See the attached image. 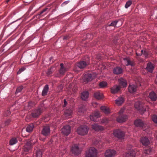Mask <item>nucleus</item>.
I'll use <instances>...</instances> for the list:
<instances>
[{
  "label": "nucleus",
  "instance_id": "nucleus-1",
  "mask_svg": "<svg viewBox=\"0 0 157 157\" xmlns=\"http://www.w3.org/2000/svg\"><path fill=\"white\" fill-rule=\"evenodd\" d=\"M89 63V61L88 60L80 61L75 66L73 70L75 72H78L80 71V69L85 68Z\"/></svg>",
  "mask_w": 157,
  "mask_h": 157
},
{
  "label": "nucleus",
  "instance_id": "nucleus-2",
  "mask_svg": "<svg viewBox=\"0 0 157 157\" xmlns=\"http://www.w3.org/2000/svg\"><path fill=\"white\" fill-rule=\"evenodd\" d=\"M89 128L86 125H81L78 127L76 132L79 135L84 136L86 135L88 133Z\"/></svg>",
  "mask_w": 157,
  "mask_h": 157
},
{
  "label": "nucleus",
  "instance_id": "nucleus-3",
  "mask_svg": "<svg viewBox=\"0 0 157 157\" xmlns=\"http://www.w3.org/2000/svg\"><path fill=\"white\" fill-rule=\"evenodd\" d=\"M97 151L96 149L94 147H91L88 151L86 152V157H97Z\"/></svg>",
  "mask_w": 157,
  "mask_h": 157
},
{
  "label": "nucleus",
  "instance_id": "nucleus-4",
  "mask_svg": "<svg viewBox=\"0 0 157 157\" xmlns=\"http://www.w3.org/2000/svg\"><path fill=\"white\" fill-rule=\"evenodd\" d=\"M135 108L140 111L141 114L144 113V112L146 111V109L144 108V106L140 101L136 102L134 105Z\"/></svg>",
  "mask_w": 157,
  "mask_h": 157
},
{
  "label": "nucleus",
  "instance_id": "nucleus-5",
  "mask_svg": "<svg viewBox=\"0 0 157 157\" xmlns=\"http://www.w3.org/2000/svg\"><path fill=\"white\" fill-rule=\"evenodd\" d=\"M132 146L129 145L127 147V150L128 151L125 155L126 157H135L136 155V150L132 149Z\"/></svg>",
  "mask_w": 157,
  "mask_h": 157
},
{
  "label": "nucleus",
  "instance_id": "nucleus-6",
  "mask_svg": "<svg viewBox=\"0 0 157 157\" xmlns=\"http://www.w3.org/2000/svg\"><path fill=\"white\" fill-rule=\"evenodd\" d=\"M123 110L121 109L119 112V116L117 118V122L120 123H122L125 122L127 119V116L126 115H123L122 113H123Z\"/></svg>",
  "mask_w": 157,
  "mask_h": 157
},
{
  "label": "nucleus",
  "instance_id": "nucleus-7",
  "mask_svg": "<svg viewBox=\"0 0 157 157\" xmlns=\"http://www.w3.org/2000/svg\"><path fill=\"white\" fill-rule=\"evenodd\" d=\"M114 135L119 139H123L124 136V132L120 129L115 130L113 132Z\"/></svg>",
  "mask_w": 157,
  "mask_h": 157
},
{
  "label": "nucleus",
  "instance_id": "nucleus-8",
  "mask_svg": "<svg viewBox=\"0 0 157 157\" xmlns=\"http://www.w3.org/2000/svg\"><path fill=\"white\" fill-rule=\"evenodd\" d=\"M50 129L49 126H44L43 127L41 131V134L43 136H46L50 135Z\"/></svg>",
  "mask_w": 157,
  "mask_h": 157
},
{
  "label": "nucleus",
  "instance_id": "nucleus-9",
  "mask_svg": "<svg viewBox=\"0 0 157 157\" xmlns=\"http://www.w3.org/2000/svg\"><path fill=\"white\" fill-rule=\"evenodd\" d=\"M72 153L75 155H78L80 153V151L77 144H74L71 149Z\"/></svg>",
  "mask_w": 157,
  "mask_h": 157
},
{
  "label": "nucleus",
  "instance_id": "nucleus-10",
  "mask_svg": "<svg viewBox=\"0 0 157 157\" xmlns=\"http://www.w3.org/2000/svg\"><path fill=\"white\" fill-rule=\"evenodd\" d=\"M116 154V151L113 149L107 150L105 153V157H113Z\"/></svg>",
  "mask_w": 157,
  "mask_h": 157
},
{
  "label": "nucleus",
  "instance_id": "nucleus-11",
  "mask_svg": "<svg viewBox=\"0 0 157 157\" xmlns=\"http://www.w3.org/2000/svg\"><path fill=\"white\" fill-rule=\"evenodd\" d=\"M134 124L136 126L140 128H143L146 126L144 122L140 119H137L135 120Z\"/></svg>",
  "mask_w": 157,
  "mask_h": 157
},
{
  "label": "nucleus",
  "instance_id": "nucleus-12",
  "mask_svg": "<svg viewBox=\"0 0 157 157\" xmlns=\"http://www.w3.org/2000/svg\"><path fill=\"white\" fill-rule=\"evenodd\" d=\"M95 75L91 74H85L83 77V79L85 82H89L92 80L95 77Z\"/></svg>",
  "mask_w": 157,
  "mask_h": 157
},
{
  "label": "nucleus",
  "instance_id": "nucleus-13",
  "mask_svg": "<svg viewBox=\"0 0 157 157\" xmlns=\"http://www.w3.org/2000/svg\"><path fill=\"white\" fill-rule=\"evenodd\" d=\"M42 110L40 108L34 110L31 113V115L34 118L38 117L42 113Z\"/></svg>",
  "mask_w": 157,
  "mask_h": 157
},
{
  "label": "nucleus",
  "instance_id": "nucleus-14",
  "mask_svg": "<svg viewBox=\"0 0 157 157\" xmlns=\"http://www.w3.org/2000/svg\"><path fill=\"white\" fill-rule=\"evenodd\" d=\"M71 127L69 125H66L62 129V132L65 135H68L71 132Z\"/></svg>",
  "mask_w": 157,
  "mask_h": 157
},
{
  "label": "nucleus",
  "instance_id": "nucleus-15",
  "mask_svg": "<svg viewBox=\"0 0 157 157\" xmlns=\"http://www.w3.org/2000/svg\"><path fill=\"white\" fill-rule=\"evenodd\" d=\"M137 87V84L129 85L128 87V91L131 93H134L136 91Z\"/></svg>",
  "mask_w": 157,
  "mask_h": 157
},
{
  "label": "nucleus",
  "instance_id": "nucleus-16",
  "mask_svg": "<svg viewBox=\"0 0 157 157\" xmlns=\"http://www.w3.org/2000/svg\"><path fill=\"white\" fill-rule=\"evenodd\" d=\"M125 64L126 66L131 65L133 66L134 65V63L132 59L128 57L123 59Z\"/></svg>",
  "mask_w": 157,
  "mask_h": 157
},
{
  "label": "nucleus",
  "instance_id": "nucleus-17",
  "mask_svg": "<svg viewBox=\"0 0 157 157\" xmlns=\"http://www.w3.org/2000/svg\"><path fill=\"white\" fill-rule=\"evenodd\" d=\"M118 82L119 84V86L121 88H124L126 87L127 85V82L126 80L121 78L118 80Z\"/></svg>",
  "mask_w": 157,
  "mask_h": 157
},
{
  "label": "nucleus",
  "instance_id": "nucleus-18",
  "mask_svg": "<svg viewBox=\"0 0 157 157\" xmlns=\"http://www.w3.org/2000/svg\"><path fill=\"white\" fill-rule=\"evenodd\" d=\"M32 141L29 140L24 146V150L25 151L28 152L29 151L32 147Z\"/></svg>",
  "mask_w": 157,
  "mask_h": 157
},
{
  "label": "nucleus",
  "instance_id": "nucleus-19",
  "mask_svg": "<svg viewBox=\"0 0 157 157\" xmlns=\"http://www.w3.org/2000/svg\"><path fill=\"white\" fill-rule=\"evenodd\" d=\"M113 73L116 75H119L123 72V69L119 67H117L114 68L113 70Z\"/></svg>",
  "mask_w": 157,
  "mask_h": 157
},
{
  "label": "nucleus",
  "instance_id": "nucleus-20",
  "mask_svg": "<svg viewBox=\"0 0 157 157\" xmlns=\"http://www.w3.org/2000/svg\"><path fill=\"white\" fill-rule=\"evenodd\" d=\"M94 96L95 98L98 100L101 99L103 98L102 93L99 91L95 92L94 94Z\"/></svg>",
  "mask_w": 157,
  "mask_h": 157
},
{
  "label": "nucleus",
  "instance_id": "nucleus-21",
  "mask_svg": "<svg viewBox=\"0 0 157 157\" xmlns=\"http://www.w3.org/2000/svg\"><path fill=\"white\" fill-rule=\"evenodd\" d=\"M60 68L59 71V73L62 75H64L67 71V68L64 67L63 66V64L61 63L60 64Z\"/></svg>",
  "mask_w": 157,
  "mask_h": 157
},
{
  "label": "nucleus",
  "instance_id": "nucleus-22",
  "mask_svg": "<svg viewBox=\"0 0 157 157\" xmlns=\"http://www.w3.org/2000/svg\"><path fill=\"white\" fill-rule=\"evenodd\" d=\"M140 141L144 146H147L149 144V141L148 139L146 137H142Z\"/></svg>",
  "mask_w": 157,
  "mask_h": 157
},
{
  "label": "nucleus",
  "instance_id": "nucleus-23",
  "mask_svg": "<svg viewBox=\"0 0 157 157\" xmlns=\"http://www.w3.org/2000/svg\"><path fill=\"white\" fill-rule=\"evenodd\" d=\"M121 88L119 86L115 85L111 88V92L113 94H116L120 90Z\"/></svg>",
  "mask_w": 157,
  "mask_h": 157
},
{
  "label": "nucleus",
  "instance_id": "nucleus-24",
  "mask_svg": "<svg viewBox=\"0 0 157 157\" xmlns=\"http://www.w3.org/2000/svg\"><path fill=\"white\" fill-rule=\"evenodd\" d=\"M149 97L153 101H155L157 98L156 94L153 91H151L149 93Z\"/></svg>",
  "mask_w": 157,
  "mask_h": 157
},
{
  "label": "nucleus",
  "instance_id": "nucleus-25",
  "mask_svg": "<svg viewBox=\"0 0 157 157\" xmlns=\"http://www.w3.org/2000/svg\"><path fill=\"white\" fill-rule=\"evenodd\" d=\"M154 68L153 64L151 63H149L147 64L146 69L149 72L152 73Z\"/></svg>",
  "mask_w": 157,
  "mask_h": 157
},
{
  "label": "nucleus",
  "instance_id": "nucleus-26",
  "mask_svg": "<svg viewBox=\"0 0 157 157\" xmlns=\"http://www.w3.org/2000/svg\"><path fill=\"white\" fill-rule=\"evenodd\" d=\"M92 128L95 131L101 130L103 129L102 126L96 124H94L92 125Z\"/></svg>",
  "mask_w": 157,
  "mask_h": 157
},
{
  "label": "nucleus",
  "instance_id": "nucleus-27",
  "mask_svg": "<svg viewBox=\"0 0 157 157\" xmlns=\"http://www.w3.org/2000/svg\"><path fill=\"white\" fill-rule=\"evenodd\" d=\"M124 100L123 97H119L115 100V103L118 105H121L124 101Z\"/></svg>",
  "mask_w": 157,
  "mask_h": 157
},
{
  "label": "nucleus",
  "instance_id": "nucleus-28",
  "mask_svg": "<svg viewBox=\"0 0 157 157\" xmlns=\"http://www.w3.org/2000/svg\"><path fill=\"white\" fill-rule=\"evenodd\" d=\"M49 86L48 84L46 85L44 87L42 90V95L43 96L46 95L49 90Z\"/></svg>",
  "mask_w": 157,
  "mask_h": 157
},
{
  "label": "nucleus",
  "instance_id": "nucleus-29",
  "mask_svg": "<svg viewBox=\"0 0 157 157\" xmlns=\"http://www.w3.org/2000/svg\"><path fill=\"white\" fill-rule=\"evenodd\" d=\"M72 113V110L71 109L69 108L65 111L64 115L67 117L71 116Z\"/></svg>",
  "mask_w": 157,
  "mask_h": 157
},
{
  "label": "nucleus",
  "instance_id": "nucleus-30",
  "mask_svg": "<svg viewBox=\"0 0 157 157\" xmlns=\"http://www.w3.org/2000/svg\"><path fill=\"white\" fill-rule=\"evenodd\" d=\"M49 10L48 8H46L43 9L40 12L38 13L36 16H43L45 14H46L49 11Z\"/></svg>",
  "mask_w": 157,
  "mask_h": 157
},
{
  "label": "nucleus",
  "instance_id": "nucleus-31",
  "mask_svg": "<svg viewBox=\"0 0 157 157\" xmlns=\"http://www.w3.org/2000/svg\"><path fill=\"white\" fill-rule=\"evenodd\" d=\"M89 93L87 91L83 92L81 95L82 99L83 100H86L88 97Z\"/></svg>",
  "mask_w": 157,
  "mask_h": 157
},
{
  "label": "nucleus",
  "instance_id": "nucleus-32",
  "mask_svg": "<svg viewBox=\"0 0 157 157\" xmlns=\"http://www.w3.org/2000/svg\"><path fill=\"white\" fill-rule=\"evenodd\" d=\"M34 127V125L33 124H28L26 128V131L28 132H30L33 131V128Z\"/></svg>",
  "mask_w": 157,
  "mask_h": 157
},
{
  "label": "nucleus",
  "instance_id": "nucleus-33",
  "mask_svg": "<svg viewBox=\"0 0 157 157\" xmlns=\"http://www.w3.org/2000/svg\"><path fill=\"white\" fill-rule=\"evenodd\" d=\"M100 109L105 114H108L110 112L109 108L105 106H101L100 108Z\"/></svg>",
  "mask_w": 157,
  "mask_h": 157
},
{
  "label": "nucleus",
  "instance_id": "nucleus-34",
  "mask_svg": "<svg viewBox=\"0 0 157 157\" xmlns=\"http://www.w3.org/2000/svg\"><path fill=\"white\" fill-rule=\"evenodd\" d=\"M17 142V140L16 138H13L10 140L9 144L10 145H13L16 144Z\"/></svg>",
  "mask_w": 157,
  "mask_h": 157
},
{
  "label": "nucleus",
  "instance_id": "nucleus-35",
  "mask_svg": "<svg viewBox=\"0 0 157 157\" xmlns=\"http://www.w3.org/2000/svg\"><path fill=\"white\" fill-rule=\"evenodd\" d=\"M86 108L85 106L83 105H81L80 107H79V108L78 110V112L79 113H84L85 111Z\"/></svg>",
  "mask_w": 157,
  "mask_h": 157
},
{
  "label": "nucleus",
  "instance_id": "nucleus-36",
  "mask_svg": "<svg viewBox=\"0 0 157 157\" xmlns=\"http://www.w3.org/2000/svg\"><path fill=\"white\" fill-rule=\"evenodd\" d=\"M42 152L40 150H38L36 152V157H42Z\"/></svg>",
  "mask_w": 157,
  "mask_h": 157
},
{
  "label": "nucleus",
  "instance_id": "nucleus-37",
  "mask_svg": "<svg viewBox=\"0 0 157 157\" xmlns=\"http://www.w3.org/2000/svg\"><path fill=\"white\" fill-rule=\"evenodd\" d=\"M107 85V83L106 82L103 81L100 83L99 86L101 87H104Z\"/></svg>",
  "mask_w": 157,
  "mask_h": 157
},
{
  "label": "nucleus",
  "instance_id": "nucleus-38",
  "mask_svg": "<svg viewBox=\"0 0 157 157\" xmlns=\"http://www.w3.org/2000/svg\"><path fill=\"white\" fill-rule=\"evenodd\" d=\"M92 114L94 116L95 118H98L99 117L101 116L100 114L99 113V112L98 111H95Z\"/></svg>",
  "mask_w": 157,
  "mask_h": 157
},
{
  "label": "nucleus",
  "instance_id": "nucleus-39",
  "mask_svg": "<svg viewBox=\"0 0 157 157\" xmlns=\"http://www.w3.org/2000/svg\"><path fill=\"white\" fill-rule=\"evenodd\" d=\"M118 22V21H115L112 22L110 23H109L108 24V25L109 26H115L116 25L117 22Z\"/></svg>",
  "mask_w": 157,
  "mask_h": 157
},
{
  "label": "nucleus",
  "instance_id": "nucleus-40",
  "mask_svg": "<svg viewBox=\"0 0 157 157\" xmlns=\"http://www.w3.org/2000/svg\"><path fill=\"white\" fill-rule=\"evenodd\" d=\"M152 120L155 124L157 123V116L156 115H154L152 116Z\"/></svg>",
  "mask_w": 157,
  "mask_h": 157
},
{
  "label": "nucleus",
  "instance_id": "nucleus-41",
  "mask_svg": "<svg viewBox=\"0 0 157 157\" xmlns=\"http://www.w3.org/2000/svg\"><path fill=\"white\" fill-rule=\"evenodd\" d=\"M151 151V149L150 148L145 149L144 150V153L146 154H150Z\"/></svg>",
  "mask_w": 157,
  "mask_h": 157
},
{
  "label": "nucleus",
  "instance_id": "nucleus-42",
  "mask_svg": "<svg viewBox=\"0 0 157 157\" xmlns=\"http://www.w3.org/2000/svg\"><path fill=\"white\" fill-rule=\"evenodd\" d=\"M132 4V1L131 0H129L127 1L125 6V7L126 8H128Z\"/></svg>",
  "mask_w": 157,
  "mask_h": 157
},
{
  "label": "nucleus",
  "instance_id": "nucleus-43",
  "mask_svg": "<svg viewBox=\"0 0 157 157\" xmlns=\"http://www.w3.org/2000/svg\"><path fill=\"white\" fill-rule=\"evenodd\" d=\"M23 89V87L22 86H20L17 89L16 92H15V94H17L19 92H20Z\"/></svg>",
  "mask_w": 157,
  "mask_h": 157
},
{
  "label": "nucleus",
  "instance_id": "nucleus-44",
  "mask_svg": "<svg viewBox=\"0 0 157 157\" xmlns=\"http://www.w3.org/2000/svg\"><path fill=\"white\" fill-rule=\"evenodd\" d=\"M95 117H94V116L92 114L90 116V119L92 121H94L95 122H96L97 121V118H95Z\"/></svg>",
  "mask_w": 157,
  "mask_h": 157
},
{
  "label": "nucleus",
  "instance_id": "nucleus-45",
  "mask_svg": "<svg viewBox=\"0 0 157 157\" xmlns=\"http://www.w3.org/2000/svg\"><path fill=\"white\" fill-rule=\"evenodd\" d=\"M143 54H144L146 58H147L148 57V53L146 50H145L144 51L143 50Z\"/></svg>",
  "mask_w": 157,
  "mask_h": 157
},
{
  "label": "nucleus",
  "instance_id": "nucleus-46",
  "mask_svg": "<svg viewBox=\"0 0 157 157\" xmlns=\"http://www.w3.org/2000/svg\"><path fill=\"white\" fill-rule=\"evenodd\" d=\"M33 103L32 101L29 102L28 104V109H30L33 107Z\"/></svg>",
  "mask_w": 157,
  "mask_h": 157
},
{
  "label": "nucleus",
  "instance_id": "nucleus-47",
  "mask_svg": "<svg viewBox=\"0 0 157 157\" xmlns=\"http://www.w3.org/2000/svg\"><path fill=\"white\" fill-rule=\"evenodd\" d=\"M25 67H22L20 69L19 71L17 72V74H20L22 72L25 71Z\"/></svg>",
  "mask_w": 157,
  "mask_h": 157
},
{
  "label": "nucleus",
  "instance_id": "nucleus-48",
  "mask_svg": "<svg viewBox=\"0 0 157 157\" xmlns=\"http://www.w3.org/2000/svg\"><path fill=\"white\" fill-rule=\"evenodd\" d=\"M52 68H51L48 70V71L47 73V74L48 75H49L52 73L53 71L52 70Z\"/></svg>",
  "mask_w": 157,
  "mask_h": 157
},
{
  "label": "nucleus",
  "instance_id": "nucleus-49",
  "mask_svg": "<svg viewBox=\"0 0 157 157\" xmlns=\"http://www.w3.org/2000/svg\"><path fill=\"white\" fill-rule=\"evenodd\" d=\"M10 122V120L9 119L5 121V125H8Z\"/></svg>",
  "mask_w": 157,
  "mask_h": 157
},
{
  "label": "nucleus",
  "instance_id": "nucleus-50",
  "mask_svg": "<svg viewBox=\"0 0 157 157\" xmlns=\"http://www.w3.org/2000/svg\"><path fill=\"white\" fill-rule=\"evenodd\" d=\"M69 2V1H66L63 2L61 5V6H63L67 4Z\"/></svg>",
  "mask_w": 157,
  "mask_h": 157
},
{
  "label": "nucleus",
  "instance_id": "nucleus-51",
  "mask_svg": "<svg viewBox=\"0 0 157 157\" xmlns=\"http://www.w3.org/2000/svg\"><path fill=\"white\" fill-rule=\"evenodd\" d=\"M64 105H63V107H65L67 105V101H66V100L65 99H64Z\"/></svg>",
  "mask_w": 157,
  "mask_h": 157
},
{
  "label": "nucleus",
  "instance_id": "nucleus-52",
  "mask_svg": "<svg viewBox=\"0 0 157 157\" xmlns=\"http://www.w3.org/2000/svg\"><path fill=\"white\" fill-rule=\"evenodd\" d=\"M143 54V50H142L141 51V53H138L137 52L136 53V55L137 56H140Z\"/></svg>",
  "mask_w": 157,
  "mask_h": 157
},
{
  "label": "nucleus",
  "instance_id": "nucleus-53",
  "mask_svg": "<svg viewBox=\"0 0 157 157\" xmlns=\"http://www.w3.org/2000/svg\"><path fill=\"white\" fill-rule=\"evenodd\" d=\"M6 113H7V114H6V115L9 116L10 114V111L9 110H8L6 112Z\"/></svg>",
  "mask_w": 157,
  "mask_h": 157
},
{
  "label": "nucleus",
  "instance_id": "nucleus-54",
  "mask_svg": "<svg viewBox=\"0 0 157 157\" xmlns=\"http://www.w3.org/2000/svg\"><path fill=\"white\" fill-rule=\"evenodd\" d=\"M68 38V36H65L63 37V40H67Z\"/></svg>",
  "mask_w": 157,
  "mask_h": 157
},
{
  "label": "nucleus",
  "instance_id": "nucleus-55",
  "mask_svg": "<svg viewBox=\"0 0 157 157\" xmlns=\"http://www.w3.org/2000/svg\"><path fill=\"white\" fill-rule=\"evenodd\" d=\"M58 88H60V89L59 90V92H60V91H61L62 90V89H63V87H62V86H59L58 87Z\"/></svg>",
  "mask_w": 157,
  "mask_h": 157
},
{
  "label": "nucleus",
  "instance_id": "nucleus-56",
  "mask_svg": "<svg viewBox=\"0 0 157 157\" xmlns=\"http://www.w3.org/2000/svg\"><path fill=\"white\" fill-rule=\"evenodd\" d=\"M10 0H6V3H7L10 1Z\"/></svg>",
  "mask_w": 157,
  "mask_h": 157
},
{
  "label": "nucleus",
  "instance_id": "nucleus-57",
  "mask_svg": "<svg viewBox=\"0 0 157 157\" xmlns=\"http://www.w3.org/2000/svg\"><path fill=\"white\" fill-rule=\"evenodd\" d=\"M141 86V83H140V86Z\"/></svg>",
  "mask_w": 157,
  "mask_h": 157
}]
</instances>
